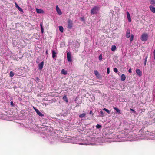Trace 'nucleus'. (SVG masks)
Returning <instances> with one entry per match:
<instances>
[{
    "label": "nucleus",
    "mask_w": 155,
    "mask_h": 155,
    "mask_svg": "<svg viewBox=\"0 0 155 155\" xmlns=\"http://www.w3.org/2000/svg\"><path fill=\"white\" fill-rule=\"evenodd\" d=\"M148 35L147 33H143L141 36V40L142 41H145L147 40Z\"/></svg>",
    "instance_id": "obj_1"
},
{
    "label": "nucleus",
    "mask_w": 155,
    "mask_h": 155,
    "mask_svg": "<svg viewBox=\"0 0 155 155\" xmlns=\"http://www.w3.org/2000/svg\"><path fill=\"white\" fill-rule=\"evenodd\" d=\"M73 25L72 21L70 19H68V28L69 29H71Z\"/></svg>",
    "instance_id": "obj_2"
},
{
    "label": "nucleus",
    "mask_w": 155,
    "mask_h": 155,
    "mask_svg": "<svg viewBox=\"0 0 155 155\" xmlns=\"http://www.w3.org/2000/svg\"><path fill=\"white\" fill-rule=\"evenodd\" d=\"M99 10V8L97 6H94L91 10V13L93 14H96L97 13V12Z\"/></svg>",
    "instance_id": "obj_3"
},
{
    "label": "nucleus",
    "mask_w": 155,
    "mask_h": 155,
    "mask_svg": "<svg viewBox=\"0 0 155 155\" xmlns=\"http://www.w3.org/2000/svg\"><path fill=\"white\" fill-rule=\"evenodd\" d=\"M68 61V62H71L72 60L71 58V54L70 52H68L67 54Z\"/></svg>",
    "instance_id": "obj_4"
},
{
    "label": "nucleus",
    "mask_w": 155,
    "mask_h": 155,
    "mask_svg": "<svg viewBox=\"0 0 155 155\" xmlns=\"http://www.w3.org/2000/svg\"><path fill=\"white\" fill-rule=\"evenodd\" d=\"M33 107L34 109L35 110V111L38 115H39L40 116H43L44 114H43L41 113L35 107Z\"/></svg>",
    "instance_id": "obj_5"
},
{
    "label": "nucleus",
    "mask_w": 155,
    "mask_h": 155,
    "mask_svg": "<svg viewBox=\"0 0 155 155\" xmlns=\"http://www.w3.org/2000/svg\"><path fill=\"white\" fill-rule=\"evenodd\" d=\"M130 29H127L126 34V37L127 38H128L130 37Z\"/></svg>",
    "instance_id": "obj_6"
},
{
    "label": "nucleus",
    "mask_w": 155,
    "mask_h": 155,
    "mask_svg": "<svg viewBox=\"0 0 155 155\" xmlns=\"http://www.w3.org/2000/svg\"><path fill=\"white\" fill-rule=\"evenodd\" d=\"M136 73L137 74L139 77H140L142 75V72L139 69H136Z\"/></svg>",
    "instance_id": "obj_7"
},
{
    "label": "nucleus",
    "mask_w": 155,
    "mask_h": 155,
    "mask_svg": "<svg viewBox=\"0 0 155 155\" xmlns=\"http://www.w3.org/2000/svg\"><path fill=\"white\" fill-rule=\"evenodd\" d=\"M149 8L150 11L153 13H155V7L152 5L149 6Z\"/></svg>",
    "instance_id": "obj_8"
},
{
    "label": "nucleus",
    "mask_w": 155,
    "mask_h": 155,
    "mask_svg": "<svg viewBox=\"0 0 155 155\" xmlns=\"http://www.w3.org/2000/svg\"><path fill=\"white\" fill-rule=\"evenodd\" d=\"M126 14L127 15V19L128 20V21L129 22H131V19L130 16V15L128 11H127L126 12Z\"/></svg>",
    "instance_id": "obj_9"
},
{
    "label": "nucleus",
    "mask_w": 155,
    "mask_h": 155,
    "mask_svg": "<svg viewBox=\"0 0 155 155\" xmlns=\"http://www.w3.org/2000/svg\"><path fill=\"white\" fill-rule=\"evenodd\" d=\"M15 7L20 12H23V10L17 4V3L15 2Z\"/></svg>",
    "instance_id": "obj_10"
},
{
    "label": "nucleus",
    "mask_w": 155,
    "mask_h": 155,
    "mask_svg": "<svg viewBox=\"0 0 155 155\" xmlns=\"http://www.w3.org/2000/svg\"><path fill=\"white\" fill-rule=\"evenodd\" d=\"M44 65V62L42 61L38 64L39 69L41 70L42 69Z\"/></svg>",
    "instance_id": "obj_11"
},
{
    "label": "nucleus",
    "mask_w": 155,
    "mask_h": 155,
    "mask_svg": "<svg viewBox=\"0 0 155 155\" xmlns=\"http://www.w3.org/2000/svg\"><path fill=\"white\" fill-rule=\"evenodd\" d=\"M56 10L58 13L59 15H61L62 14V12L61 11V10L59 8L58 6L57 5L56 6Z\"/></svg>",
    "instance_id": "obj_12"
},
{
    "label": "nucleus",
    "mask_w": 155,
    "mask_h": 155,
    "mask_svg": "<svg viewBox=\"0 0 155 155\" xmlns=\"http://www.w3.org/2000/svg\"><path fill=\"white\" fill-rule=\"evenodd\" d=\"M36 11L38 13H44V11L41 9L37 8Z\"/></svg>",
    "instance_id": "obj_13"
},
{
    "label": "nucleus",
    "mask_w": 155,
    "mask_h": 155,
    "mask_svg": "<svg viewBox=\"0 0 155 155\" xmlns=\"http://www.w3.org/2000/svg\"><path fill=\"white\" fill-rule=\"evenodd\" d=\"M57 53L55 52L54 50H52V56L53 58H54L56 56Z\"/></svg>",
    "instance_id": "obj_14"
},
{
    "label": "nucleus",
    "mask_w": 155,
    "mask_h": 155,
    "mask_svg": "<svg viewBox=\"0 0 155 155\" xmlns=\"http://www.w3.org/2000/svg\"><path fill=\"white\" fill-rule=\"evenodd\" d=\"M126 79V76L125 75L123 74H122L121 76V80L122 81H125V80Z\"/></svg>",
    "instance_id": "obj_15"
},
{
    "label": "nucleus",
    "mask_w": 155,
    "mask_h": 155,
    "mask_svg": "<svg viewBox=\"0 0 155 155\" xmlns=\"http://www.w3.org/2000/svg\"><path fill=\"white\" fill-rule=\"evenodd\" d=\"M95 75L97 77H98L100 76V74L98 71L97 70H94V71Z\"/></svg>",
    "instance_id": "obj_16"
},
{
    "label": "nucleus",
    "mask_w": 155,
    "mask_h": 155,
    "mask_svg": "<svg viewBox=\"0 0 155 155\" xmlns=\"http://www.w3.org/2000/svg\"><path fill=\"white\" fill-rule=\"evenodd\" d=\"M61 73L62 74L64 75H66L67 74V71L63 69H62L61 71Z\"/></svg>",
    "instance_id": "obj_17"
},
{
    "label": "nucleus",
    "mask_w": 155,
    "mask_h": 155,
    "mask_svg": "<svg viewBox=\"0 0 155 155\" xmlns=\"http://www.w3.org/2000/svg\"><path fill=\"white\" fill-rule=\"evenodd\" d=\"M59 30L62 33L63 32L64 28L62 26H59Z\"/></svg>",
    "instance_id": "obj_18"
},
{
    "label": "nucleus",
    "mask_w": 155,
    "mask_h": 155,
    "mask_svg": "<svg viewBox=\"0 0 155 155\" xmlns=\"http://www.w3.org/2000/svg\"><path fill=\"white\" fill-rule=\"evenodd\" d=\"M116 49V47L114 45H112L111 47V51H115Z\"/></svg>",
    "instance_id": "obj_19"
},
{
    "label": "nucleus",
    "mask_w": 155,
    "mask_h": 155,
    "mask_svg": "<svg viewBox=\"0 0 155 155\" xmlns=\"http://www.w3.org/2000/svg\"><path fill=\"white\" fill-rule=\"evenodd\" d=\"M63 99L66 102H68V100L67 97V96L66 95H64L63 97Z\"/></svg>",
    "instance_id": "obj_20"
},
{
    "label": "nucleus",
    "mask_w": 155,
    "mask_h": 155,
    "mask_svg": "<svg viewBox=\"0 0 155 155\" xmlns=\"http://www.w3.org/2000/svg\"><path fill=\"white\" fill-rule=\"evenodd\" d=\"M40 25L41 32L42 33H43L44 32V29L43 28L42 24L41 23H40Z\"/></svg>",
    "instance_id": "obj_21"
},
{
    "label": "nucleus",
    "mask_w": 155,
    "mask_h": 155,
    "mask_svg": "<svg viewBox=\"0 0 155 155\" xmlns=\"http://www.w3.org/2000/svg\"><path fill=\"white\" fill-rule=\"evenodd\" d=\"M114 109L116 110V111L118 113H120V109L117 107H114Z\"/></svg>",
    "instance_id": "obj_22"
},
{
    "label": "nucleus",
    "mask_w": 155,
    "mask_h": 155,
    "mask_svg": "<svg viewBox=\"0 0 155 155\" xmlns=\"http://www.w3.org/2000/svg\"><path fill=\"white\" fill-rule=\"evenodd\" d=\"M134 35L133 34H131L130 36V42H131L134 39Z\"/></svg>",
    "instance_id": "obj_23"
},
{
    "label": "nucleus",
    "mask_w": 155,
    "mask_h": 155,
    "mask_svg": "<svg viewBox=\"0 0 155 155\" xmlns=\"http://www.w3.org/2000/svg\"><path fill=\"white\" fill-rule=\"evenodd\" d=\"M14 72L12 71H11L10 73V74H9L10 76L11 77H13L14 76Z\"/></svg>",
    "instance_id": "obj_24"
},
{
    "label": "nucleus",
    "mask_w": 155,
    "mask_h": 155,
    "mask_svg": "<svg viewBox=\"0 0 155 155\" xmlns=\"http://www.w3.org/2000/svg\"><path fill=\"white\" fill-rule=\"evenodd\" d=\"M150 3L152 5L155 4V0H149Z\"/></svg>",
    "instance_id": "obj_25"
},
{
    "label": "nucleus",
    "mask_w": 155,
    "mask_h": 155,
    "mask_svg": "<svg viewBox=\"0 0 155 155\" xmlns=\"http://www.w3.org/2000/svg\"><path fill=\"white\" fill-rule=\"evenodd\" d=\"M147 58H148V55H147L146 56V58H145L144 62V65L145 66L146 65V63L147 61Z\"/></svg>",
    "instance_id": "obj_26"
},
{
    "label": "nucleus",
    "mask_w": 155,
    "mask_h": 155,
    "mask_svg": "<svg viewBox=\"0 0 155 155\" xmlns=\"http://www.w3.org/2000/svg\"><path fill=\"white\" fill-rule=\"evenodd\" d=\"M96 127L97 128L100 129V128H101L102 126L100 124H97L96 126Z\"/></svg>",
    "instance_id": "obj_27"
},
{
    "label": "nucleus",
    "mask_w": 155,
    "mask_h": 155,
    "mask_svg": "<svg viewBox=\"0 0 155 155\" xmlns=\"http://www.w3.org/2000/svg\"><path fill=\"white\" fill-rule=\"evenodd\" d=\"M103 110L106 111V112H107V113H110V111L107 109L105 108H104L103 109Z\"/></svg>",
    "instance_id": "obj_28"
},
{
    "label": "nucleus",
    "mask_w": 155,
    "mask_h": 155,
    "mask_svg": "<svg viewBox=\"0 0 155 155\" xmlns=\"http://www.w3.org/2000/svg\"><path fill=\"white\" fill-rule=\"evenodd\" d=\"M104 117V120L103 118H102V119H101V120L103 122H105L106 121V119H105V118H106V117Z\"/></svg>",
    "instance_id": "obj_29"
},
{
    "label": "nucleus",
    "mask_w": 155,
    "mask_h": 155,
    "mask_svg": "<svg viewBox=\"0 0 155 155\" xmlns=\"http://www.w3.org/2000/svg\"><path fill=\"white\" fill-rule=\"evenodd\" d=\"M99 59L100 60H101L102 59V56L101 54H100L99 56Z\"/></svg>",
    "instance_id": "obj_30"
},
{
    "label": "nucleus",
    "mask_w": 155,
    "mask_h": 155,
    "mask_svg": "<svg viewBox=\"0 0 155 155\" xmlns=\"http://www.w3.org/2000/svg\"><path fill=\"white\" fill-rule=\"evenodd\" d=\"M114 71L115 73H117L118 72V70L116 68H114Z\"/></svg>",
    "instance_id": "obj_31"
},
{
    "label": "nucleus",
    "mask_w": 155,
    "mask_h": 155,
    "mask_svg": "<svg viewBox=\"0 0 155 155\" xmlns=\"http://www.w3.org/2000/svg\"><path fill=\"white\" fill-rule=\"evenodd\" d=\"M86 115V114L85 113H84L80 115L79 116H85Z\"/></svg>",
    "instance_id": "obj_32"
},
{
    "label": "nucleus",
    "mask_w": 155,
    "mask_h": 155,
    "mask_svg": "<svg viewBox=\"0 0 155 155\" xmlns=\"http://www.w3.org/2000/svg\"><path fill=\"white\" fill-rule=\"evenodd\" d=\"M107 73L109 74L110 73V69L109 68H107Z\"/></svg>",
    "instance_id": "obj_33"
},
{
    "label": "nucleus",
    "mask_w": 155,
    "mask_h": 155,
    "mask_svg": "<svg viewBox=\"0 0 155 155\" xmlns=\"http://www.w3.org/2000/svg\"><path fill=\"white\" fill-rule=\"evenodd\" d=\"M11 105L12 106H13L14 105V104L12 101L11 102Z\"/></svg>",
    "instance_id": "obj_34"
},
{
    "label": "nucleus",
    "mask_w": 155,
    "mask_h": 155,
    "mask_svg": "<svg viewBox=\"0 0 155 155\" xmlns=\"http://www.w3.org/2000/svg\"><path fill=\"white\" fill-rule=\"evenodd\" d=\"M130 110L131 111H133V112L135 113V111L133 109H132L130 108Z\"/></svg>",
    "instance_id": "obj_35"
},
{
    "label": "nucleus",
    "mask_w": 155,
    "mask_h": 155,
    "mask_svg": "<svg viewBox=\"0 0 155 155\" xmlns=\"http://www.w3.org/2000/svg\"><path fill=\"white\" fill-rule=\"evenodd\" d=\"M128 71L130 73H131L132 72L131 69V68L129 69L128 70Z\"/></svg>",
    "instance_id": "obj_36"
},
{
    "label": "nucleus",
    "mask_w": 155,
    "mask_h": 155,
    "mask_svg": "<svg viewBox=\"0 0 155 155\" xmlns=\"http://www.w3.org/2000/svg\"><path fill=\"white\" fill-rule=\"evenodd\" d=\"M100 114H101V115H103L104 114V113H103V112L102 111H100Z\"/></svg>",
    "instance_id": "obj_37"
},
{
    "label": "nucleus",
    "mask_w": 155,
    "mask_h": 155,
    "mask_svg": "<svg viewBox=\"0 0 155 155\" xmlns=\"http://www.w3.org/2000/svg\"><path fill=\"white\" fill-rule=\"evenodd\" d=\"M89 114H92V115H93V114L92 113V111H90V112H89Z\"/></svg>",
    "instance_id": "obj_38"
},
{
    "label": "nucleus",
    "mask_w": 155,
    "mask_h": 155,
    "mask_svg": "<svg viewBox=\"0 0 155 155\" xmlns=\"http://www.w3.org/2000/svg\"><path fill=\"white\" fill-rule=\"evenodd\" d=\"M153 54L154 55H155V49L154 50Z\"/></svg>",
    "instance_id": "obj_39"
},
{
    "label": "nucleus",
    "mask_w": 155,
    "mask_h": 155,
    "mask_svg": "<svg viewBox=\"0 0 155 155\" xmlns=\"http://www.w3.org/2000/svg\"><path fill=\"white\" fill-rule=\"evenodd\" d=\"M46 54H48V50L47 49L46 52Z\"/></svg>",
    "instance_id": "obj_40"
},
{
    "label": "nucleus",
    "mask_w": 155,
    "mask_h": 155,
    "mask_svg": "<svg viewBox=\"0 0 155 155\" xmlns=\"http://www.w3.org/2000/svg\"><path fill=\"white\" fill-rule=\"evenodd\" d=\"M154 59H155V55H154Z\"/></svg>",
    "instance_id": "obj_41"
},
{
    "label": "nucleus",
    "mask_w": 155,
    "mask_h": 155,
    "mask_svg": "<svg viewBox=\"0 0 155 155\" xmlns=\"http://www.w3.org/2000/svg\"><path fill=\"white\" fill-rule=\"evenodd\" d=\"M38 79V78H37V79Z\"/></svg>",
    "instance_id": "obj_42"
}]
</instances>
